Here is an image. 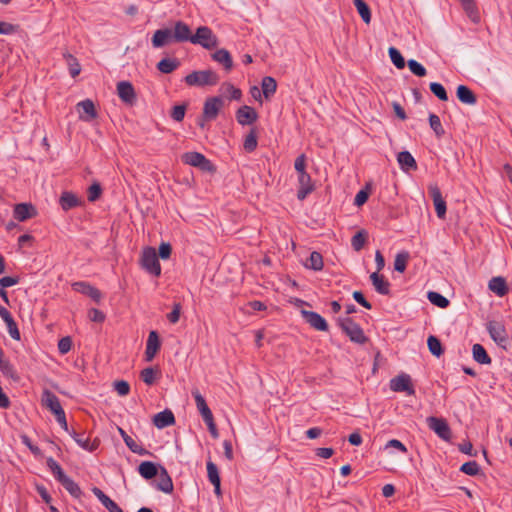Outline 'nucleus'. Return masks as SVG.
<instances>
[{"label": "nucleus", "mask_w": 512, "mask_h": 512, "mask_svg": "<svg viewBox=\"0 0 512 512\" xmlns=\"http://www.w3.org/2000/svg\"><path fill=\"white\" fill-rule=\"evenodd\" d=\"M191 87L214 86L219 82V76L213 70L193 71L184 78Z\"/></svg>", "instance_id": "f257e3e1"}, {"label": "nucleus", "mask_w": 512, "mask_h": 512, "mask_svg": "<svg viewBox=\"0 0 512 512\" xmlns=\"http://www.w3.org/2000/svg\"><path fill=\"white\" fill-rule=\"evenodd\" d=\"M338 324L352 342L357 344H364L367 342L368 339L365 336L363 329L350 317L339 318Z\"/></svg>", "instance_id": "f03ea898"}, {"label": "nucleus", "mask_w": 512, "mask_h": 512, "mask_svg": "<svg viewBox=\"0 0 512 512\" xmlns=\"http://www.w3.org/2000/svg\"><path fill=\"white\" fill-rule=\"evenodd\" d=\"M141 267L150 274L158 277L161 274V266L156 254V250L152 247H146L141 256Z\"/></svg>", "instance_id": "7ed1b4c3"}, {"label": "nucleus", "mask_w": 512, "mask_h": 512, "mask_svg": "<svg viewBox=\"0 0 512 512\" xmlns=\"http://www.w3.org/2000/svg\"><path fill=\"white\" fill-rule=\"evenodd\" d=\"M182 161L190 166L197 167L204 172H214L215 166L202 153L186 152L182 155Z\"/></svg>", "instance_id": "20e7f679"}, {"label": "nucleus", "mask_w": 512, "mask_h": 512, "mask_svg": "<svg viewBox=\"0 0 512 512\" xmlns=\"http://www.w3.org/2000/svg\"><path fill=\"white\" fill-rule=\"evenodd\" d=\"M193 44H199L205 49H212L218 45V38L207 26H200L193 35Z\"/></svg>", "instance_id": "39448f33"}, {"label": "nucleus", "mask_w": 512, "mask_h": 512, "mask_svg": "<svg viewBox=\"0 0 512 512\" xmlns=\"http://www.w3.org/2000/svg\"><path fill=\"white\" fill-rule=\"evenodd\" d=\"M390 389L394 392H406L410 396L415 394L411 377L405 373H402L390 380Z\"/></svg>", "instance_id": "423d86ee"}, {"label": "nucleus", "mask_w": 512, "mask_h": 512, "mask_svg": "<svg viewBox=\"0 0 512 512\" xmlns=\"http://www.w3.org/2000/svg\"><path fill=\"white\" fill-rule=\"evenodd\" d=\"M428 426L433 430L441 439L449 441L451 438V429L447 421L443 418L428 417Z\"/></svg>", "instance_id": "0eeeda50"}, {"label": "nucleus", "mask_w": 512, "mask_h": 512, "mask_svg": "<svg viewBox=\"0 0 512 512\" xmlns=\"http://www.w3.org/2000/svg\"><path fill=\"white\" fill-rule=\"evenodd\" d=\"M223 107V100L219 96L209 97L205 100L202 115L204 120L217 118L220 109Z\"/></svg>", "instance_id": "6e6552de"}, {"label": "nucleus", "mask_w": 512, "mask_h": 512, "mask_svg": "<svg viewBox=\"0 0 512 512\" xmlns=\"http://www.w3.org/2000/svg\"><path fill=\"white\" fill-rule=\"evenodd\" d=\"M117 93L119 98L128 105L135 104L137 100L135 89L129 81L118 82Z\"/></svg>", "instance_id": "1a4fd4ad"}, {"label": "nucleus", "mask_w": 512, "mask_h": 512, "mask_svg": "<svg viewBox=\"0 0 512 512\" xmlns=\"http://www.w3.org/2000/svg\"><path fill=\"white\" fill-rule=\"evenodd\" d=\"M41 403L42 406L49 409L55 416L59 415L64 411L58 397L48 389H45L43 391Z\"/></svg>", "instance_id": "9d476101"}, {"label": "nucleus", "mask_w": 512, "mask_h": 512, "mask_svg": "<svg viewBox=\"0 0 512 512\" xmlns=\"http://www.w3.org/2000/svg\"><path fill=\"white\" fill-rule=\"evenodd\" d=\"M487 330L491 338L498 344L503 345L507 342L508 336L504 325L498 321H489Z\"/></svg>", "instance_id": "9b49d317"}, {"label": "nucleus", "mask_w": 512, "mask_h": 512, "mask_svg": "<svg viewBox=\"0 0 512 512\" xmlns=\"http://www.w3.org/2000/svg\"><path fill=\"white\" fill-rule=\"evenodd\" d=\"M429 193L433 200L436 214L440 219H443L446 215V202L442 197L441 191L437 185L429 186Z\"/></svg>", "instance_id": "f8f14e48"}, {"label": "nucleus", "mask_w": 512, "mask_h": 512, "mask_svg": "<svg viewBox=\"0 0 512 512\" xmlns=\"http://www.w3.org/2000/svg\"><path fill=\"white\" fill-rule=\"evenodd\" d=\"M14 218L20 222H24L37 215L36 208L31 203H19L14 206Z\"/></svg>", "instance_id": "ddd939ff"}, {"label": "nucleus", "mask_w": 512, "mask_h": 512, "mask_svg": "<svg viewBox=\"0 0 512 512\" xmlns=\"http://www.w3.org/2000/svg\"><path fill=\"white\" fill-rule=\"evenodd\" d=\"M151 42L154 48H160L174 42L172 29L163 28L156 30L152 36Z\"/></svg>", "instance_id": "4468645a"}, {"label": "nucleus", "mask_w": 512, "mask_h": 512, "mask_svg": "<svg viewBox=\"0 0 512 512\" xmlns=\"http://www.w3.org/2000/svg\"><path fill=\"white\" fill-rule=\"evenodd\" d=\"M301 314L305 321L318 331H327L328 324L326 320L318 313L313 311L302 310Z\"/></svg>", "instance_id": "2eb2a0df"}, {"label": "nucleus", "mask_w": 512, "mask_h": 512, "mask_svg": "<svg viewBox=\"0 0 512 512\" xmlns=\"http://www.w3.org/2000/svg\"><path fill=\"white\" fill-rule=\"evenodd\" d=\"M160 347L161 342L158 333L156 331H151L148 335L146 343L145 360L147 362H151L155 358Z\"/></svg>", "instance_id": "dca6fc26"}, {"label": "nucleus", "mask_w": 512, "mask_h": 512, "mask_svg": "<svg viewBox=\"0 0 512 512\" xmlns=\"http://www.w3.org/2000/svg\"><path fill=\"white\" fill-rule=\"evenodd\" d=\"M172 31H173L174 42L181 43V42L189 41L192 43L194 34L191 33V30L186 23H184L182 21H177L175 23Z\"/></svg>", "instance_id": "f3484780"}, {"label": "nucleus", "mask_w": 512, "mask_h": 512, "mask_svg": "<svg viewBox=\"0 0 512 512\" xmlns=\"http://www.w3.org/2000/svg\"><path fill=\"white\" fill-rule=\"evenodd\" d=\"M299 189L297 191V198L304 200L308 194L314 190V185L310 175L305 171L298 174Z\"/></svg>", "instance_id": "a211bd4d"}, {"label": "nucleus", "mask_w": 512, "mask_h": 512, "mask_svg": "<svg viewBox=\"0 0 512 512\" xmlns=\"http://www.w3.org/2000/svg\"><path fill=\"white\" fill-rule=\"evenodd\" d=\"M258 118L257 112L254 108L244 105L236 112V119L241 125H250Z\"/></svg>", "instance_id": "6ab92c4d"}, {"label": "nucleus", "mask_w": 512, "mask_h": 512, "mask_svg": "<svg viewBox=\"0 0 512 512\" xmlns=\"http://www.w3.org/2000/svg\"><path fill=\"white\" fill-rule=\"evenodd\" d=\"M160 471L158 472V481L156 488L164 493L170 494L173 492L174 486L172 478L165 467L159 466Z\"/></svg>", "instance_id": "aec40b11"}, {"label": "nucleus", "mask_w": 512, "mask_h": 512, "mask_svg": "<svg viewBox=\"0 0 512 512\" xmlns=\"http://www.w3.org/2000/svg\"><path fill=\"white\" fill-rule=\"evenodd\" d=\"M80 113V119L84 121H91L97 118V111L92 100L86 99L77 104Z\"/></svg>", "instance_id": "412c9836"}, {"label": "nucleus", "mask_w": 512, "mask_h": 512, "mask_svg": "<svg viewBox=\"0 0 512 512\" xmlns=\"http://www.w3.org/2000/svg\"><path fill=\"white\" fill-rule=\"evenodd\" d=\"M72 287L75 291L89 296L97 303H99L101 300V297H102L101 292L97 288L91 286L87 282H75L72 285Z\"/></svg>", "instance_id": "4be33fe9"}, {"label": "nucleus", "mask_w": 512, "mask_h": 512, "mask_svg": "<svg viewBox=\"0 0 512 512\" xmlns=\"http://www.w3.org/2000/svg\"><path fill=\"white\" fill-rule=\"evenodd\" d=\"M175 423V417L171 410L165 409L162 412L157 413L153 417V424L158 429H163L165 427L171 426Z\"/></svg>", "instance_id": "5701e85b"}, {"label": "nucleus", "mask_w": 512, "mask_h": 512, "mask_svg": "<svg viewBox=\"0 0 512 512\" xmlns=\"http://www.w3.org/2000/svg\"><path fill=\"white\" fill-rule=\"evenodd\" d=\"M192 395L194 397L196 407H197L199 413L201 414L203 420L206 421V420H210V418H213V414H212L210 408L208 407L206 400L201 395L199 390L198 389L192 390Z\"/></svg>", "instance_id": "b1692460"}, {"label": "nucleus", "mask_w": 512, "mask_h": 512, "mask_svg": "<svg viewBox=\"0 0 512 512\" xmlns=\"http://www.w3.org/2000/svg\"><path fill=\"white\" fill-rule=\"evenodd\" d=\"M93 494L98 498V500L102 503V505L109 512H124L116 502L110 499L101 489L98 487L92 488Z\"/></svg>", "instance_id": "393cba45"}, {"label": "nucleus", "mask_w": 512, "mask_h": 512, "mask_svg": "<svg viewBox=\"0 0 512 512\" xmlns=\"http://www.w3.org/2000/svg\"><path fill=\"white\" fill-rule=\"evenodd\" d=\"M397 161L403 171H411L417 169V163L409 151H401L397 155Z\"/></svg>", "instance_id": "a878e982"}, {"label": "nucleus", "mask_w": 512, "mask_h": 512, "mask_svg": "<svg viewBox=\"0 0 512 512\" xmlns=\"http://www.w3.org/2000/svg\"><path fill=\"white\" fill-rule=\"evenodd\" d=\"M160 465L151 461H144L138 467L139 474L146 480L153 479L160 471Z\"/></svg>", "instance_id": "bb28decb"}, {"label": "nucleus", "mask_w": 512, "mask_h": 512, "mask_svg": "<svg viewBox=\"0 0 512 512\" xmlns=\"http://www.w3.org/2000/svg\"><path fill=\"white\" fill-rule=\"evenodd\" d=\"M371 282L375 288V290L382 294L388 295L390 293V284L384 278L383 275H380L378 272H374L370 275Z\"/></svg>", "instance_id": "cd10ccee"}, {"label": "nucleus", "mask_w": 512, "mask_h": 512, "mask_svg": "<svg viewBox=\"0 0 512 512\" xmlns=\"http://www.w3.org/2000/svg\"><path fill=\"white\" fill-rule=\"evenodd\" d=\"M117 430L119 434L121 435L123 441L127 445V447L133 452L138 455H149L150 452L143 448L142 446L138 445L121 427H117Z\"/></svg>", "instance_id": "c85d7f7f"}, {"label": "nucleus", "mask_w": 512, "mask_h": 512, "mask_svg": "<svg viewBox=\"0 0 512 512\" xmlns=\"http://www.w3.org/2000/svg\"><path fill=\"white\" fill-rule=\"evenodd\" d=\"M489 289L494 292L497 296H505L509 289L507 283L503 277H493L488 284Z\"/></svg>", "instance_id": "c756f323"}, {"label": "nucleus", "mask_w": 512, "mask_h": 512, "mask_svg": "<svg viewBox=\"0 0 512 512\" xmlns=\"http://www.w3.org/2000/svg\"><path fill=\"white\" fill-rule=\"evenodd\" d=\"M457 98L460 102L468 105H474L477 102L474 92L465 85H459L456 91Z\"/></svg>", "instance_id": "7c9ffc66"}, {"label": "nucleus", "mask_w": 512, "mask_h": 512, "mask_svg": "<svg viewBox=\"0 0 512 512\" xmlns=\"http://www.w3.org/2000/svg\"><path fill=\"white\" fill-rule=\"evenodd\" d=\"M212 59L219 64H222L227 71H230L233 67L232 57L228 50L219 49L212 54Z\"/></svg>", "instance_id": "2f4dec72"}, {"label": "nucleus", "mask_w": 512, "mask_h": 512, "mask_svg": "<svg viewBox=\"0 0 512 512\" xmlns=\"http://www.w3.org/2000/svg\"><path fill=\"white\" fill-rule=\"evenodd\" d=\"M220 92L223 96L231 100H240L242 92L229 82H224L220 86Z\"/></svg>", "instance_id": "473e14b6"}, {"label": "nucleus", "mask_w": 512, "mask_h": 512, "mask_svg": "<svg viewBox=\"0 0 512 512\" xmlns=\"http://www.w3.org/2000/svg\"><path fill=\"white\" fill-rule=\"evenodd\" d=\"M261 88L266 99L272 97L277 89V82L273 77L265 76L261 81Z\"/></svg>", "instance_id": "72a5a7b5"}, {"label": "nucleus", "mask_w": 512, "mask_h": 512, "mask_svg": "<svg viewBox=\"0 0 512 512\" xmlns=\"http://www.w3.org/2000/svg\"><path fill=\"white\" fill-rule=\"evenodd\" d=\"M473 359L479 364H490L491 358L481 344H474L472 347Z\"/></svg>", "instance_id": "f704fd0d"}, {"label": "nucleus", "mask_w": 512, "mask_h": 512, "mask_svg": "<svg viewBox=\"0 0 512 512\" xmlns=\"http://www.w3.org/2000/svg\"><path fill=\"white\" fill-rule=\"evenodd\" d=\"M462 7L464 11L466 12L467 16L472 20L474 23H478L480 21V15L478 12V9L476 7L474 0H460Z\"/></svg>", "instance_id": "c9c22d12"}, {"label": "nucleus", "mask_w": 512, "mask_h": 512, "mask_svg": "<svg viewBox=\"0 0 512 512\" xmlns=\"http://www.w3.org/2000/svg\"><path fill=\"white\" fill-rule=\"evenodd\" d=\"M179 65L180 62L175 58H164L158 62L157 69L164 74H169L177 69Z\"/></svg>", "instance_id": "e433bc0d"}, {"label": "nucleus", "mask_w": 512, "mask_h": 512, "mask_svg": "<svg viewBox=\"0 0 512 512\" xmlns=\"http://www.w3.org/2000/svg\"><path fill=\"white\" fill-rule=\"evenodd\" d=\"M353 3L359 13L361 19L365 24H370L371 22V10L368 4L364 0H353Z\"/></svg>", "instance_id": "4c0bfd02"}, {"label": "nucleus", "mask_w": 512, "mask_h": 512, "mask_svg": "<svg viewBox=\"0 0 512 512\" xmlns=\"http://www.w3.org/2000/svg\"><path fill=\"white\" fill-rule=\"evenodd\" d=\"M60 205L63 210L67 211L79 205V200L71 192H63L60 197Z\"/></svg>", "instance_id": "58836bf2"}, {"label": "nucleus", "mask_w": 512, "mask_h": 512, "mask_svg": "<svg viewBox=\"0 0 512 512\" xmlns=\"http://www.w3.org/2000/svg\"><path fill=\"white\" fill-rule=\"evenodd\" d=\"M305 267L314 271H320L323 269V257L317 252L313 251L310 257L305 262Z\"/></svg>", "instance_id": "ea45409f"}, {"label": "nucleus", "mask_w": 512, "mask_h": 512, "mask_svg": "<svg viewBox=\"0 0 512 512\" xmlns=\"http://www.w3.org/2000/svg\"><path fill=\"white\" fill-rule=\"evenodd\" d=\"M62 486L69 492L74 498H80L82 491L79 485L74 482L70 477L66 476L61 482Z\"/></svg>", "instance_id": "a19ab883"}, {"label": "nucleus", "mask_w": 512, "mask_h": 512, "mask_svg": "<svg viewBox=\"0 0 512 512\" xmlns=\"http://www.w3.org/2000/svg\"><path fill=\"white\" fill-rule=\"evenodd\" d=\"M427 345L430 353L436 357H440L444 351L440 340L433 335H430L427 339Z\"/></svg>", "instance_id": "79ce46f5"}, {"label": "nucleus", "mask_w": 512, "mask_h": 512, "mask_svg": "<svg viewBox=\"0 0 512 512\" xmlns=\"http://www.w3.org/2000/svg\"><path fill=\"white\" fill-rule=\"evenodd\" d=\"M409 258H410V255L407 251L399 252L395 256L394 269L397 272L403 273L406 270V266H407Z\"/></svg>", "instance_id": "37998d69"}, {"label": "nucleus", "mask_w": 512, "mask_h": 512, "mask_svg": "<svg viewBox=\"0 0 512 512\" xmlns=\"http://www.w3.org/2000/svg\"><path fill=\"white\" fill-rule=\"evenodd\" d=\"M427 298L433 305L439 308H446L450 304L449 300L446 297L435 291H429L427 294Z\"/></svg>", "instance_id": "c03bdc74"}, {"label": "nucleus", "mask_w": 512, "mask_h": 512, "mask_svg": "<svg viewBox=\"0 0 512 512\" xmlns=\"http://www.w3.org/2000/svg\"><path fill=\"white\" fill-rule=\"evenodd\" d=\"M47 466L59 482H61L67 476L62 470L61 466L52 457L47 459Z\"/></svg>", "instance_id": "a18cd8bd"}, {"label": "nucleus", "mask_w": 512, "mask_h": 512, "mask_svg": "<svg viewBox=\"0 0 512 512\" xmlns=\"http://www.w3.org/2000/svg\"><path fill=\"white\" fill-rule=\"evenodd\" d=\"M65 59L67 60V64L69 67L70 75L75 78L78 76L81 72V66L78 62V60L71 54L67 53L64 54Z\"/></svg>", "instance_id": "49530a36"}, {"label": "nucleus", "mask_w": 512, "mask_h": 512, "mask_svg": "<svg viewBox=\"0 0 512 512\" xmlns=\"http://www.w3.org/2000/svg\"><path fill=\"white\" fill-rule=\"evenodd\" d=\"M0 370L1 372L11 378H16L15 370L8 360L4 359V352L0 348Z\"/></svg>", "instance_id": "de8ad7c7"}, {"label": "nucleus", "mask_w": 512, "mask_h": 512, "mask_svg": "<svg viewBox=\"0 0 512 512\" xmlns=\"http://www.w3.org/2000/svg\"><path fill=\"white\" fill-rule=\"evenodd\" d=\"M429 124L438 138L445 134V130L443 129L440 118L436 114L429 115Z\"/></svg>", "instance_id": "09e8293b"}, {"label": "nucleus", "mask_w": 512, "mask_h": 512, "mask_svg": "<svg viewBox=\"0 0 512 512\" xmlns=\"http://www.w3.org/2000/svg\"><path fill=\"white\" fill-rule=\"evenodd\" d=\"M367 238V233L364 230L358 231L351 239V245L355 251H360Z\"/></svg>", "instance_id": "8fccbe9b"}, {"label": "nucleus", "mask_w": 512, "mask_h": 512, "mask_svg": "<svg viewBox=\"0 0 512 512\" xmlns=\"http://www.w3.org/2000/svg\"><path fill=\"white\" fill-rule=\"evenodd\" d=\"M392 63L398 68L403 69L405 67V60L401 53L395 48L390 47L388 50Z\"/></svg>", "instance_id": "3c124183"}, {"label": "nucleus", "mask_w": 512, "mask_h": 512, "mask_svg": "<svg viewBox=\"0 0 512 512\" xmlns=\"http://www.w3.org/2000/svg\"><path fill=\"white\" fill-rule=\"evenodd\" d=\"M430 90L431 92L441 101H447L448 95L444 88V86L438 82H432L430 83Z\"/></svg>", "instance_id": "603ef678"}, {"label": "nucleus", "mask_w": 512, "mask_h": 512, "mask_svg": "<svg viewBox=\"0 0 512 512\" xmlns=\"http://www.w3.org/2000/svg\"><path fill=\"white\" fill-rule=\"evenodd\" d=\"M244 149L247 151V152H252L256 149L257 147V135H256V132L254 129H252L247 135H246V138L244 140Z\"/></svg>", "instance_id": "864d4df0"}, {"label": "nucleus", "mask_w": 512, "mask_h": 512, "mask_svg": "<svg viewBox=\"0 0 512 512\" xmlns=\"http://www.w3.org/2000/svg\"><path fill=\"white\" fill-rule=\"evenodd\" d=\"M407 65H408V67H409L410 71H411L414 75H416V76H418V77H424V76H426V74H427V70H426V68H425L422 64H420L419 62H417L416 60H414V59H410V60H408Z\"/></svg>", "instance_id": "5fc2aeb1"}, {"label": "nucleus", "mask_w": 512, "mask_h": 512, "mask_svg": "<svg viewBox=\"0 0 512 512\" xmlns=\"http://www.w3.org/2000/svg\"><path fill=\"white\" fill-rule=\"evenodd\" d=\"M140 378L145 384L152 385L156 380V370L152 367H147L141 371Z\"/></svg>", "instance_id": "6e6d98bb"}, {"label": "nucleus", "mask_w": 512, "mask_h": 512, "mask_svg": "<svg viewBox=\"0 0 512 512\" xmlns=\"http://www.w3.org/2000/svg\"><path fill=\"white\" fill-rule=\"evenodd\" d=\"M7 325V329H8V333L9 335L14 339V340H17L19 341L21 339V336H20V331L18 329V326H17V323L15 322V320L13 319V317L11 316L10 318H8L7 320L4 321Z\"/></svg>", "instance_id": "4d7b16f0"}, {"label": "nucleus", "mask_w": 512, "mask_h": 512, "mask_svg": "<svg viewBox=\"0 0 512 512\" xmlns=\"http://www.w3.org/2000/svg\"><path fill=\"white\" fill-rule=\"evenodd\" d=\"M460 471L469 476H475L479 473L480 467L476 461H469V462L464 463L460 467Z\"/></svg>", "instance_id": "13d9d810"}, {"label": "nucleus", "mask_w": 512, "mask_h": 512, "mask_svg": "<svg viewBox=\"0 0 512 512\" xmlns=\"http://www.w3.org/2000/svg\"><path fill=\"white\" fill-rule=\"evenodd\" d=\"M207 474L211 483L220 482L218 468L212 461L207 462Z\"/></svg>", "instance_id": "bf43d9fd"}, {"label": "nucleus", "mask_w": 512, "mask_h": 512, "mask_svg": "<svg viewBox=\"0 0 512 512\" xmlns=\"http://www.w3.org/2000/svg\"><path fill=\"white\" fill-rule=\"evenodd\" d=\"M71 436L73 437V439L75 440V442L81 446L82 448L86 449V450H89V451H93L95 449V447H90L89 446V439L87 437L84 436V434H78L76 433L75 431H73L71 433Z\"/></svg>", "instance_id": "052dcab7"}, {"label": "nucleus", "mask_w": 512, "mask_h": 512, "mask_svg": "<svg viewBox=\"0 0 512 512\" xmlns=\"http://www.w3.org/2000/svg\"><path fill=\"white\" fill-rule=\"evenodd\" d=\"M102 188L99 183H93L88 189V200L95 202L101 196Z\"/></svg>", "instance_id": "680f3d73"}, {"label": "nucleus", "mask_w": 512, "mask_h": 512, "mask_svg": "<svg viewBox=\"0 0 512 512\" xmlns=\"http://www.w3.org/2000/svg\"><path fill=\"white\" fill-rule=\"evenodd\" d=\"M114 389L120 396H126L130 392V385L125 380H118L114 382Z\"/></svg>", "instance_id": "e2e57ef3"}, {"label": "nucleus", "mask_w": 512, "mask_h": 512, "mask_svg": "<svg viewBox=\"0 0 512 512\" xmlns=\"http://www.w3.org/2000/svg\"><path fill=\"white\" fill-rule=\"evenodd\" d=\"M186 105H176L172 108L171 117L177 122H181L185 117Z\"/></svg>", "instance_id": "0e129e2a"}, {"label": "nucleus", "mask_w": 512, "mask_h": 512, "mask_svg": "<svg viewBox=\"0 0 512 512\" xmlns=\"http://www.w3.org/2000/svg\"><path fill=\"white\" fill-rule=\"evenodd\" d=\"M72 348V340L69 336L63 337L58 341V350L61 354L68 353Z\"/></svg>", "instance_id": "69168bd1"}, {"label": "nucleus", "mask_w": 512, "mask_h": 512, "mask_svg": "<svg viewBox=\"0 0 512 512\" xmlns=\"http://www.w3.org/2000/svg\"><path fill=\"white\" fill-rule=\"evenodd\" d=\"M18 30H19L18 25L0 21V34L10 35V34L16 33Z\"/></svg>", "instance_id": "338daca9"}, {"label": "nucleus", "mask_w": 512, "mask_h": 512, "mask_svg": "<svg viewBox=\"0 0 512 512\" xmlns=\"http://www.w3.org/2000/svg\"><path fill=\"white\" fill-rule=\"evenodd\" d=\"M180 313H181V305H180V303H175L173 305L172 311L167 315V319L172 324H175L179 321Z\"/></svg>", "instance_id": "774afa93"}]
</instances>
